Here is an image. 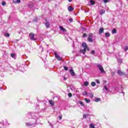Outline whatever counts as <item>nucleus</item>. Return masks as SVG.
Wrapping results in <instances>:
<instances>
[{
	"instance_id": "obj_1",
	"label": "nucleus",
	"mask_w": 128,
	"mask_h": 128,
	"mask_svg": "<svg viewBox=\"0 0 128 128\" xmlns=\"http://www.w3.org/2000/svg\"><path fill=\"white\" fill-rule=\"evenodd\" d=\"M82 47L84 48L83 50H80V52L81 54H86V50H87L90 51V48L88 47V44H86V43L85 42H82Z\"/></svg>"
},
{
	"instance_id": "obj_2",
	"label": "nucleus",
	"mask_w": 128,
	"mask_h": 128,
	"mask_svg": "<svg viewBox=\"0 0 128 128\" xmlns=\"http://www.w3.org/2000/svg\"><path fill=\"white\" fill-rule=\"evenodd\" d=\"M96 66L98 68L101 74H106V71H104V68H102V64H97Z\"/></svg>"
},
{
	"instance_id": "obj_3",
	"label": "nucleus",
	"mask_w": 128,
	"mask_h": 128,
	"mask_svg": "<svg viewBox=\"0 0 128 128\" xmlns=\"http://www.w3.org/2000/svg\"><path fill=\"white\" fill-rule=\"evenodd\" d=\"M93 36L94 34H92V33L89 34L88 36V42H94V40H92L94 38Z\"/></svg>"
},
{
	"instance_id": "obj_4",
	"label": "nucleus",
	"mask_w": 128,
	"mask_h": 128,
	"mask_svg": "<svg viewBox=\"0 0 128 128\" xmlns=\"http://www.w3.org/2000/svg\"><path fill=\"white\" fill-rule=\"evenodd\" d=\"M54 54L57 60H58V62H62V57H60V56L58 55L56 52H54Z\"/></svg>"
},
{
	"instance_id": "obj_5",
	"label": "nucleus",
	"mask_w": 128,
	"mask_h": 128,
	"mask_svg": "<svg viewBox=\"0 0 128 128\" xmlns=\"http://www.w3.org/2000/svg\"><path fill=\"white\" fill-rule=\"evenodd\" d=\"M29 37L31 40H36V39L34 38V34L32 32L29 34Z\"/></svg>"
},
{
	"instance_id": "obj_6",
	"label": "nucleus",
	"mask_w": 128,
	"mask_h": 128,
	"mask_svg": "<svg viewBox=\"0 0 128 128\" xmlns=\"http://www.w3.org/2000/svg\"><path fill=\"white\" fill-rule=\"evenodd\" d=\"M70 72L71 76H76V73H74V70L72 69H70Z\"/></svg>"
},
{
	"instance_id": "obj_7",
	"label": "nucleus",
	"mask_w": 128,
	"mask_h": 128,
	"mask_svg": "<svg viewBox=\"0 0 128 128\" xmlns=\"http://www.w3.org/2000/svg\"><path fill=\"white\" fill-rule=\"evenodd\" d=\"M117 72L120 76H124V72H122L120 70H118Z\"/></svg>"
},
{
	"instance_id": "obj_8",
	"label": "nucleus",
	"mask_w": 128,
	"mask_h": 128,
	"mask_svg": "<svg viewBox=\"0 0 128 128\" xmlns=\"http://www.w3.org/2000/svg\"><path fill=\"white\" fill-rule=\"evenodd\" d=\"M87 96H90V98H94V93L92 92L88 93Z\"/></svg>"
},
{
	"instance_id": "obj_9",
	"label": "nucleus",
	"mask_w": 128,
	"mask_h": 128,
	"mask_svg": "<svg viewBox=\"0 0 128 128\" xmlns=\"http://www.w3.org/2000/svg\"><path fill=\"white\" fill-rule=\"evenodd\" d=\"M59 28H60V30H62V32H66V28H64L62 26H60Z\"/></svg>"
},
{
	"instance_id": "obj_10",
	"label": "nucleus",
	"mask_w": 128,
	"mask_h": 128,
	"mask_svg": "<svg viewBox=\"0 0 128 128\" xmlns=\"http://www.w3.org/2000/svg\"><path fill=\"white\" fill-rule=\"evenodd\" d=\"M45 26L47 28H50V22H47L45 24Z\"/></svg>"
},
{
	"instance_id": "obj_11",
	"label": "nucleus",
	"mask_w": 128,
	"mask_h": 128,
	"mask_svg": "<svg viewBox=\"0 0 128 128\" xmlns=\"http://www.w3.org/2000/svg\"><path fill=\"white\" fill-rule=\"evenodd\" d=\"M104 29L102 28H100L99 30V34H101L104 32Z\"/></svg>"
},
{
	"instance_id": "obj_12",
	"label": "nucleus",
	"mask_w": 128,
	"mask_h": 128,
	"mask_svg": "<svg viewBox=\"0 0 128 128\" xmlns=\"http://www.w3.org/2000/svg\"><path fill=\"white\" fill-rule=\"evenodd\" d=\"M68 10L69 12H72V10H74V8H72V6H68Z\"/></svg>"
},
{
	"instance_id": "obj_13",
	"label": "nucleus",
	"mask_w": 128,
	"mask_h": 128,
	"mask_svg": "<svg viewBox=\"0 0 128 128\" xmlns=\"http://www.w3.org/2000/svg\"><path fill=\"white\" fill-rule=\"evenodd\" d=\"M49 104H50L52 106H54V101L52 100H49Z\"/></svg>"
},
{
	"instance_id": "obj_14",
	"label": "nucleus",
	"mask_w": 128,
	"mask_h": 128,
	"mask_svg": "<svg viewBox=\"0 0 128 128\" xmlns=\"http://www.w3.org/2000/svg\"><path fill=\"white\" fill-rule=\"evenodd\" d=\"M14 4H18L20 2V0H13Z\"/></svg>"
},
{
	"instance_id": "obj_15",
	"label": "nucleus",
	"mask_w": 128,
	"mask_h": 128,
	"mask_svg": "<svg viewBox=\"0 0 128 128\" xmlns=\"http://www.w3.org/2000/svg\"><path fill=\"white\" fill-rule=\"evenodd\" d=\"M105 36L106 38H110V34L109 32H106L105 33Z\"/></svg>"
},
{
	"instance_id": "obj_16",
	"label": "nucleus",
	"mask_w": 128,
	"mask_h": 128,
	"mask_svg": "<svg viewBox=\"0 0 128 128\" xmlns=\"http://www.w3.org/2000/svg\"><path fill=\"white\" fill-rule=\"evenodd\" d=\"M84 86H88V81H86L84 82Z\"/></svg>"
},
{
	"instance_id": "obj_17",
	"label": "nucleus",
	"mask_w": 128,
	"mask_h": 128,
	"mask_svg": "<svg viewBox=\"0 0 128 128\" xmlns=\"http://www.w3.org/2000/svg\"><path fill=\"white\" fill-rule=\"evenodd\" d=\"M104 12H106V11L104 10H100V14H104Z\"/></svg>"
},
{
	"instance_id": "obj_18",
	"label": "nucleus",
	"mask_w": 128,
	"mask_h": 128,
	"mask_svg": "<svg viewBox=\"0 0 128 128\" xmlns=\"http://www.w3.org/2000/svg\"><path fill=\"white\" fill-rule=\"evenodd\" d=\"M95 102H100V98H95Z\"/></svg>"
},
{
	"instance_id": "obj_19",
	"label": "nucleus",
	"mask_w": 128,
	"mask_h": 128,
	"mask_svg": "<svg viewBox=\"0 0 128 128\" xmlns=\"http://www.w3.org/2000/svg\"><path fill=\"white\" fill-rule=\"evenodd\" d=\"M84 100H85V102H87V104L90 102V100H88V98H85Z\"/></svg>"
},
{
	"instance_id": "obj_20",
	"label": "nucleus",
	"mask_w": 128,
	"mask_h": 128,
	"mask_svg": "<svg viewBox=\"0 0 128 128\" xmlns=\"http://www.w3.org/2000/svg\"><path fill=\"white\" fill-rule=\"evenodd\" d=\"M4 36L6 38H10V34L8 33H5Z\"/></svg>"
},
{
	"instance_id": "obj_21",
	"label": "nucleus",
	"mask_w": 128,
	"mask_h": 128,
	"mask_svg": "<svg viewBox=\"0 0 128 128\" xmlns=\"http://www.w3.org/2000/svg\"><path fill=\"white\" fill-rule=\"evenodd\" d=\"M90 2L91 4H92V5H94V4H96L94 1L92 0H90Z\"/></svg>"
},
{
	"instance_id": "obj_22",
	"label": "nucleus",
	"mask_w": 128,
	"mask_h": 128,
	"mask_svg": "<svg viewBox=\"0 0 128 128\" xmlns=\"http://www.w3.org/2000/svg\"><path fill=\"white\" fill-rule=\"evenodd\" d=\"M91 85H92V86H96V82H92Z\"/></svg>"
},
{
	"instance_id": "obj_23",
	"label": "nucleus",
	"mask_w": 128,
	"mask_h": 128,
	"mask_svg": "<svg viewBox=\"0 0 128 128\" xmlns=\"http://www.w3.org/2000/svg\"><path fill=\"white\" fill-rule=\"evenodd\" d=\"M83 96H88V92H86V91H84L83 93Z\"/></svg>"
},
{
	"instance_id": "obj_24",
	"label": "nucleus",
	"mask_w": 128,
	"mask_h": 128,
	"mask_svg": "<svg viewBox=\"0 0 128 128\" xmlns=\"http://www.w3.org/2000/svg\"><path fill=\"white\" fill-rule=\"evenodd\" d=\"M112 34H116V29H114L112 31Z\"/></svg>"
},
{
	"instance_id": "obj_25",
	"label": "nucleus",
	"mask_w": 128,
	"mask_h": 128,
	"mask_svg": "<svg viewBox=\"0 0 128 128\" xmlns=\"http://www.w3.org/2000/svg\"><path fill=\"white\" fill-rule=\"evenodd\" d=\"M90 128H95L94 126V124H90Z\"/></svg>"
},
{
	"instance_id": "obj_26",
	"label": "nucleus",
	"mask_w": 128,
	"mask_h": 128,
	"mask_svg": "<svg viewBox=\"0 0 128 128\" xmlns=\"http://www.w3.org/2000/svg\"><path fill=\"white\" fill-rule=\"evenodd\" d=\"M104 90H106V92H108V87L106 86H104Z\"/></svg>"
},
{
	"instance_id": "obj_27",
	"label": "nucleus",
	"mask_w": 128,
	"mask_h": 128,
	"mask_svg": "<svg viewBox=\"0 0 128 128\" xmlns=\"http://www.w3.org/2000/svg\"><path fill=\"white\" fill-rule=\"evenodd\" d=\"M80 104L82 106H84V102H79Z\"/></svg>"
},
{
	"instance_id": "obj_28",
	"label": "nucleus",
	"mask_w": 128,
	"mask_h": 128,
	"mask_svg": "<svg viewBox=\"0 0 128 128\" xmlns=\"http://www.w3.org/2000/svg\"><path fill=\"white\" fill-rule=\"evenodd\" d=\"M68 96L69 98H72V93H68Z\"/></svg>"
},
{
	"instance_id": "obj_29",
	"label": "nucleus",
	"mask_w": 128,
	"mask_h": 128,
	"mask_svg": "<svg viewBox=\"0 0 128 128\" xmlns=\"http://www.w3.org/2000/svg\"><path fill=\"white\" fill-rule=\"evenodd\" d=\"M11 56L13 58H14V57L16 56V55L14 54H12Z\"/></svg>"
},
{
	"instance_id": "obj_30",
	"label": "nucleus",
	"mask_w": 128,
	"mask_h": 128,
	"mask_svg": "<svg viewBox=\"0 0 128 128\" xmlns=\"http://www.w3.org/2000/svg\"><path fill=\"white\" fill-rule=\"evenodd\" d=\"M104 4H106V2H108V0H103Z\"/></svg>"
},
{
	"instance_id": "obj_31",
	"label": "nucleus",
	"mask_w": 128,
	"mask_h": 128,
	"mask_svg": "<svg viewBox=\"0 0 128 128\" xmlns=\"http://www.w3.org/2000/svg\"><path fill=\"white\" fill-rule=\"evenodd\" d=\"M128 50V46H126L125 48H124V50L125 52H126Z\"/></svg>"
},
{
	"instance_id": "obj_32",
	"label": "nucleus",
	"mask_w": 128,
	"mask_h": 128,
	"mask_svg": "<svg viewBox=\"0 0 128 128\" xmlns=\"http://www.w3.org/2000/svg\"><path fill=\"white\" fill-rule=\"evenodd\" d=\"M118 62H120V64H122V59H118Z\"/></svg>"
},
{
	"instance_id": "obj_33",
	"label": "nucleus",
	"mask_w": 128,
	"mask_h": 128,
	"mask_svg": "<svg viewBox=\"0 0 128 128\" xmlns=\"http://www.w3.org/2000/svg\"><path fill=\"white\" fill-rule=\"evenodd\" d=\"M96 84H100V80H96Z\"/></svg>"
},
{
	"instance_id": "obj_34",
	"label": "nucleus",
	"mask_w": 128,
	"mask_h": 128,
	"mask_svg": "<svg viewBox=\"0 0 128 128\" xmlns=\"http://www.w3.org/2000/svg\"><path fill=\"white\" fill-rule=\"evenodd\" d=\"M64 68L65 70H68V67L66 66H64Z\"/></svg>"
},
{
	"instance_id": "obj_35",
	"label": "nucleus",
	"mask_w": 128,
	"mask_h": 128,
	"mask_svg": "<svg viewBox=\"0 0 128 128\" xmlns=\"http://www.w3.org/2000/svg\"><path fill=\"white\" fill-rule=\"evenodd\" d=\"M26 126H32V124H30V123H26Z\"/></svg>"
},
{
	"instance_id": "obj_36",
	"label": "nucleus",
	"mask_w": 128,
	"mask_h": 128,
	"mask_svg": "<svg viewBox=\"0 0 128 128\" xmlns=\"http://www.w3.org/2000/svg\"><path fill=\"white\" fill-rule=\"evenodd\" d=\"M94 52H94V50H92L91 51V54H94Z\"/></svg>"
},
{
	"instance_id": "obj_37",
	"label": "nucleus",
	"mask_w": 128,
	"mask_h": 128,
	"mask_svg": "<svg viewBox=\"0 0 128 128\" xmlns=\"http://www.w3.org/2000/svg\"><path fill=\"white\" fill-rule=\"evenodd\" d=\"M2 6H6V4L5 2H4L2 3Z\"/></svg>"
},
{
	"instance_id": "obj_38",
	"label": "nucleus",
	"mask_w": 128,
	"mask_h": 128,
	"mask_svg": "<svg viewBox=\"0 0 128 128\" xmlns=\"http://www.w3.org/2000/svg\"><path fill=\"white\" fill-rule=\"evenodd\" d=\"M72 20H73L72 18L69 19L70 22H72Z\"/></svg>"
},
{
	"instance_id": "obj_39",
	"label": "nucleus",
	"mask_w": 128,
	"mask_h": 128,
	"mask_svg": "<svg viewBox=\"0 0 128 128\" xmlns=\"http://www.w3.org/2000/svg\"><path fill=\"white\" fill-rule=\"evenodd\" d=\"M83 38H86V34H84L82 35Z\"/></svg>"
},
{
	"instance_id": "obj_40",
	"label": "nucleus",
	"mask_w": 128,
	"mask_h": 128,
	"mask_svg": "<svg viewBox=\"0 0 128 128\" xmlns=\"http://www.w3.org/2000/svg\"><path fill=\"white\" fill-rule=\"evenodd\" d=\"M58 118H59L60 120H62V116H58Z\"/></svg>"
},
{
	"instance_id": "obj_41",
	"label": "nucleus",
	"mask_w": 128,
	"mask_h": 128,
	"mask_svg": "<svg viewBox=\"0 0 128 128\" xmlns=\"http://www.w3.org/2000/svg\"><path fill=\"white\" fill-rule=\"evenodd\" d=\"M29 6L30 8H32L34 7V5H30Z\"/></svg>"
},
{
	"instance_id": "obj_42",
	"label": "nucleus",
	"mask_w": 128,
	"mask_h": 128,
	"mask_svg": "<svg viewBox=\"0 0 128 128\" xmlns=\"http://www.w3.org/2000/svg\"><path fill=\"white\" fill-rule=\"evenodd\" d=\"M83 118H86V115L84 114V116H83Z\"/></svg>"
},
{
	"instance_id": "obj_43",
	"label": "nucleus",
	"mask_w": 128,
	"mask_h": 128,
	"mask_svg": "<svg viewBox=\"0 0 128 128\" xmlns=\"http://www.w3.org/2000/svg\"><path fill=\"white\" fill-rule=\"evenodd\" d=\"M69 2H72V0H68Z\"/></svg>"
},
{
	"instance_id": "obj_44",
	"label": "nucleus",
	"mask_w": 128,
	"mask_h": 128,
	"mask_svg": "<svg viewBox=\"0 0 128 128\" xmlns=\"http://www.w3.org/2000/svg\"><path fill=\"white\" fill-rule=\"evenodd\" d=\"M64 80H66V77H64Z\"/></svg>"
},
{
	"instance_id": "obj_45",
	"label": "nucleus",
	"mask_w": 128,
	"mask_h": 128,
	"mask_svg": "<svg viewBox=\"0 0 128 128\" xmlns=\"http://www.w3.org/2000/svg\"><path fill=\"white\" fill-rule=\"evenodd\" d=\"M88 12V11H86H86H85V12Z\"/></svg>"
},
{
	"instance_id": "obj_46",
	"label": "nucleus",
	"mask_w": 128,
	"mask_h": 128,
	"mask_svg": "<svg viewBox=\"0 0 128 128\" xmlns=\"http://www.w3.org/2000/svg\"><path fill=\"white\" fill-rule=\"evenodd\" d=\"M48 123H50V122H48Z\"/></svg>"
}]
</instances>
